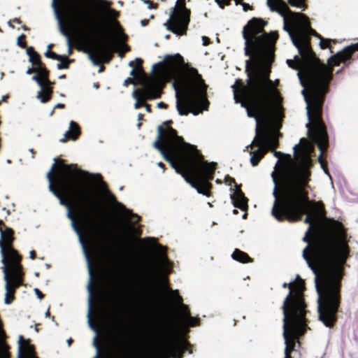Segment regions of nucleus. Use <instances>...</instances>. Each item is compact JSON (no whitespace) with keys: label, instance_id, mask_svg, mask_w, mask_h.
<instances>
[{"label":"nucleus","instance_id":"obj_1","mask_svg":"<svg viewBox=\"0 0 358 358\" xmlns=\"http://www.w3.org/2000/svg\"><path fill=\"white\" fill-rule=\"evenodd\" d=\"M313 150V144L304 138L293 147L296 162L279 187L275 178L279 159L277 161L271 175L275 197L271 214L278 221L287 219L291 222L298 221L306 214L304 222L309 227L303 240L308 245L303 250V257L315 274L318 320L331 328L336 321L340 281L350 248L342 224L325 219L322 204L309 201L306 195Z\"/></svg>","mask_w":358,"mask_h":358},{"label":"nucleus","instance_id":"obj_2","mask_svg":"<svg viewBox=\"0 0 358 358\" xmlns=\"http://www.w3.org/2000/svg\"><path fill=\"white\" fill-rule=\"evenodd\" d=\"M264 26L265 24H247L244 27V50L249 57L246 60L247 84L243 85L241 80L237 79L231 85L235 102L241 103L248 116L256 121V136L250 147L255 145L258 148L249 152L253 166L258 164L268 150L276 147L283 117L281 98L275 83L268 78L278 34H265Z\"/></svg>","mask_w":358,"mask_h":358},{"label":"nucleus","instance_id":"obj_3","mask_svg":"<svg viewBox=\"0 0 358 358\" xmlns=\"http://www.w3.org/2000/svg\"><path fill=\"white\" fill-rule=\"evenodd\" d=\"M306 30L299 36V46L293 42L299 55L294 59H287V64L298 71L297 76L301 85L304 87L301 93L306 103V113L308 122L306 127L310 138L317 144L322 152L327 145V136L324 127L321 121V107L323 96L326 92L327 84L331 78L332 67L338 65L351 58L352 54L358 50V42L344 48L328 59V66L321 63L314 55L310 48V35H314L320 39V46L322 49L329 47L330 39H323L312 30L309 23L303 15Z\"/></svg>","mask_w":358,"mask_h":358},{"label":"nucleus","instance_id":"obj_4","mask_svg":"<svg viewBox=\"0 0 358 358\" xmlns=\"http://www.w3.org/2000/svg\"><path fill=\"white\" fill-rule=\"evenodd\" d=\"M87 4H99L103 7L110 3L105 0H52L51 7L57 21L60 33L66 37L68 54L72 52V43L66 24L78 28L89 38L87 47L85 50L93 65L107 63L112 58L115 49L112 37L121 38L122 29L117 22L118 13L108 8L105 11V20H98L85 9Z\"/></svg>","mask_w":358,"mask_h":358},{"label":"nucleus","instance_id":"obj_5","mask_svg":"<svg viewBox=\"0 0 358 358\" xmlns=\"http://www.w3.org/2000/svg\"><path fill=\"white\" fill-rule=\"evenodd\" d=\"M55 167L56 160L55 159V163L46 175L48 180V189L59 199V203L66 207V216L71 220V227L78 235V241L82 245L90 275L87 286L88 291L87 323L89 326H94L91 318L92 310V270L90 258L86 250L85 241L82 238L81 232L77 227L72 214L71 205L69 201L63 198L61 192L66 194L71 201L77 207L82 220L92 228L98 229L99 227L97 210L99 197L94 187V183L101 185V176L99 174H90L87 171L76 168L73 169L71 165L62 166L57 171L56 183L58 189H57L53 186L52 176Z\"/></svg>","mask_w":358,"mask_h":358},{"label":"nucleus","instance_id":"obj_6","mask_svg":"<svg viewBox=\"0 0 358 358\" xmlns=\"http://www.w3.org/2000/svg\"><path fill=\"white\" fill-rule=\"evenodd\" d=\"M157 130L153 147L198 193L208 196V180L212 178L215 164L204 162L194 148L184 142L172 128L166 127L163 129L159 126Z\"/></svg>","mask_w":358,"mask_h":358},{"label":"nucleus","instance_id":"obj_7","mask_svg":"<svg viewBox=\"0 0 358 358\" xmlns=\"http://www.w3.org/2000/svg\"><path fill=\"white\" fill-rule=\"evenodd\" d=\"M165 59L166 64L152 78H157L160 83L161 81H166L171 78L174 80L173 85L176 90V108L178 113L180 115H187L191 113L197 115L206 110L208 107L206 99L207 87L201 76L195 69L185 72L182 68V58L179 55ZM141 62L140 58H136L134 61L129 63V66L133 68L130 76L134 78L139 77L143 85V80L148 78H143L142 75Z\"/></svg>","mask_w":358,"mask_h":358},{"label":"nucleus","instance_id":"obj_8","mask_svg":"<svg viewBox=\"0 0 358 358\" xmlns=\"http://www.w3.org/2000/svg\"><path fill=\"white\" fill-rule=\"evenodd\" d=\"M282 287L289 288V294L284 299L282 308L285 354L286 358H290V354L294 350V343L307 329L306 303L303 298V282L299 276L294 281L284 282Z\"/></svg>","mask_w":358,"mask_h":358},{"label":"nucleus","instance_id":"obj_9","mask_svg":"<svg viewBox=\"0 0 358 358\" xmlns=\"http://www.w3.org/2000/svg\"><path fill=\"white\" fill-rule=\"evenodd\" d=\"M266 4L271 10L278 13L283 17V29L288 33L292 42L299 47L298 37L307 29L303 15L291 12L282 0H266Z\"/></svg>","mask_w":358,"mask_h":358},{"label":"nucleus","instance_id":"obj_10","mask_svg":"<svg viewBox=\"0 0 358 358\" xmlns=\"http://www.w3.org/2000/svg\"><path fill=\"white\" fill-rule=\"evenodd\" d=\"M185 1L177 0L176 6L171 9V14L164 24L167 30L178 36L185 34L190 22V12L185 8Z\"/></svg>","mask_w":358,"mask_h":358},{"label":"nucleus","instance_id":"obj_11","mask_svg":"<svg viewBox=\"0 0 358 358\" xmlns=\"http://www.w3.org/2000/svg\"><path fill=\"white\" fill-rule=\"evenodd\" d=\"M0 224H2L1 221H0ZM13 231L10 228L6 227L5 229L3 230L0 227V252L1 255V262L3 265H7L8 266H21L20 264L21 257L12 248L13 241Z\"/></svg>","mask_w":358,"mask_h":358},{"label":"nucleus","instance_id":"obj_12","mask_svg":"<svg viewBox=\"0 0 358 358\" xmlns=\"http://www.w3.org/2000/svg\"><path fill=\"white\" fill-rule=\"evenodd\" d=\"M1 270L3 273V279L6 281L3 302L6 305H10L14 300L16 288L22 284L21 266L3 265Z\"/></svg>","mask_w":358,"mask_h":358},{"label":"nucleus","instance_id":"obj_13","mask_svg":"<svg viewBox=\"0 0 358 358\" xmlns=\"http://www.w3.org/2000/svg\"><path fill=\"white\" fill-rule=\"evenodd\" d=\"M162 85L157 78L143 80V87L136 89L132 92V97L136 100L134 108H138L144 106L148 99H157L161 95Z\"/></svg>","mask_w":358,"mask_h":358},{"label":"nucleus","instance_id":"obj_14","mask_svg":"<svg viewBox=\"0 0 358 358\" xmlns=\"http://www.w3.org/2000/svg\"><path fill=\"white\" fill-rule=\"evenodd\" d=\"M169 297L177 306L176 326L178 330L181 332H185L189 327L196 325L197 320L195 317H191L187 307L181 303L182 298L177 291H171Z\"/></svg>","mask_w":358,"mask_h":358},{"label":"nucleus","instance_id":"obj_15","mask_svg":"<svg viewBox=\"0 0 358 358\" xmlns=\"http://www.w3.org/2000/svg\"><path fill=\"white\" fill-rule=\"evenodd\" d=\"M188 343L183 338L176 342H169L164 337L158 339L157 356L159 358H168L173 356L174 358H180L187 349Z\"/></svg>","mask_w":358,"mask_h":358},{"label":"nucleus","instance_id":"obj_16","mask_svg":"<svg viewBox=\"0 0 358 358\" xmlns=\"http://www.w3.org/2000/svg\"><path fill=\"white\" fill-rule=\"evenodd\" d=\"M147 244L154 245L157 252L156 269L152 270L149 273V279L153 280L157 275L159 273L162 275H166L170 271L169 262L166 256L165 248L158 244H155V241L153 238H146L143 240Z\"/></svg>","mask_w":358,"mask_h":358},{"label":"nucleus","instance_id":"obj_17","mask_svg":"<svg viewBox=\"0 0 358 358\" xmlns=\"http://www.w3.org/2000/svg\"><path fill=\"white\" fill-rule=\"evenodd\" d=\"M48 71L45 69V76L43 78L40 74L33 76L31 79L35 81L41 87L40 91L37 92L36 98L40 100L41 103L47 102L52 92V88L50 87L51 83L48 79Z\"/></svg>","mask_w":358,"mask_h":358},{"label":"nucleus","instance_id":"obj_18","mask_svg":"<svg viewBox=\"0 0 358 358\" xmlns=\"http://www.w3.org/2000/svg\"><path fill=\"white\" fill-rule=\"evenodd\" d=\"M106 192L107 191L106 190ZM106 196L108 200L114 204L115 208L122 212V216L124 218L126 224L127 226H129L133 222V217H135L134 222H136L139 220V217L138 215L132 213L130 210L125 208L124 206L122 203L116 201L113 194L109 192H106Z\"/></svg>","mask_w":358,"mask_h":358},{"label":"nucleus","instance_id":"obj_19","mask_svg":"<svg viewBox=\"0 0 358 358\" xmlns=\"http://www.w3.org/2000/svg\"><path fill=\"white\" fill-rule=\"evenodd\" d=\"M18 355L17 358H37L34 352V348L25 340L22 336L18 337Z\"/></svg>","mask_w":358,"mask_h":358},{"label":"nucleus","instance_id":"obj_20","mask_svg":"<svg viewBox=\"0 0 358 358\" xmlns=\"http://www.w3.org/2000/svg\"><path fill=\"white\" fill-rule=\"evenodd\" d=\"M231 191L230 198L234 207L238 208L243 211H246L248 209V199L245 197L241 189L235 185Z\"/></svg>","mask_w":358,"mask_h":358},{"label":"nucleus","instance_id":"obj_21","mask_svg":"<svg viewBox=\"0 0 358 358\" xmlns=\"http://www.w3.org/2000/svg\"><path fill=\"white\" fill-rule=\"evenodd\" d=\"M52 46V43H50L47 46V50L45 52V56L48 58L57 60L60 62L57 64V69H66L69 67L70 60L66 55H57L53 52H50V49Z\"/></svg>","mask_w":358,"mask_h":358},{"label":"nucleus","instance_id":"obj_22","mask_svg":"<svg viewBox=\"0 0 358 358\" xmlns=\"http://www.w3.org/2000/svg\"><path fill=\"white\" fill-rule=\"evenodd\" d=\"M80 127L78 124L74 121H71L69 122V128L64 133V137L59 140L61 143L66 142L67 138H70L72 141H76L78 136L80 135Z\"/></svg>","mask_w":358,"mask_h":358},{"label":"nucleus","instance_id":"obj_23","mask_svg":"<svg viewBox=\"0 0 358 358\" xmlns=\"http://www.w3.org/2000/svg\"><path fill=\"white\" fill-rule=\"evenodd\" d=\"M233 259L241 263H247L250 262V258L245 252L236 249L231 254Z\"/></svg>","mask_w":358,"mask_h":358},{"label":"nucleus","instance_id":"obj_24","mask_svg":"<svg viewBox=\"0 0 358 358\" xmlns=\"http://www.w3.org/2000/svg\"><path fill=\"white\" fill-rule=\"evenodd\" d=\"M32 73H35L36 74H40L44 78L45 76V69L43 66H34L31 69H28L26 71L27 74H31Z\"/></svg>","mask_w":358,"mask_h":358},{"label":"nucleus","instance_id":"obj_25","mask_svg":"<svg viewBox=\"0 0 358 358\" xmlns=\"http://www.w3.org/2000/svg\"><path fill=\"white\" fill-rule=\"evenodd\" d=\"M29 61L35 66H42L40 56L37 52L32 53L29 57Z\"/></svg>","mask_w":358,"mask_h":358},{"label":"nucleus","instance_id":"obj_26","mask_svg":"<svg viewBox=\"0 0 358 358\" xmlns=\"http://www.w3.org/2000/svg\"><path fill=\"white\" fill-rule=\"evenodd\" d=\"M289 3L294 7L302 8L304 6V0H288Z\"/></svg>","mask_w":358,"mask_h":358},{"label":"nucleus","instance_id":"obj_27","mask_svg":"<svg viewBox=\"0 0 358 358\" xmlns=\"http://www.w3.org/2000/svg\"><path fill=\"white\" fill-rule=\"evenodd\" d=\"M24 38V34H21V35H20L17 37V45H19L21 48H24L25 47V42L22 41V39Z\"/></svg>","mask_w":358,"mask_h":358},{"label":"nucleus","instance_id":"obj_28","mask_svg":"<svg viewBox=\"0 0 358 358\" xmlns=\"http://www.w3.org/2000/svg\"><path fill=\"white\" fill-rule=\"evenodd\" d=\"M215 1L217 3L220 8H223L224 5L229 3V0H215Z\"/></svg>","mask_w":358,"mask_h":358},{"label":"nucleus","instance_id":"obj_29","mask_svg":"<svg viewBox=\"0 0 358 358\" xmlns=\"http://www.w3.org/2000/svg\"><path fill=\"white\" fill-rule=\"evenodd\" d=\"M319 161L320 162V164H321V166L322 168L323 169L324 173L328 176V177L329 178V179L331 180V177L329 174V173L328 172V171L327 170V169L324 167V165L323 164L322 160H321V155L319 156Z\"/></svg>","mask_w":358,"mask_h":358},{"label":"nucleus","instance_id":"obj_30","mask_svg":"<svg viewBox=\"0 0 358 358\" xmlns=\"http://www.w3.org/2000/svg\"><path fill=\"white\" fill-rule=\"evenodd\" d=\"M93 344H94V345L96 348V356L94 358H97V357L99 355V346H98V345L96 343V336H95L94 338Z\"/></svg>","mask_w":358,"mask_h":358},{"label":"nucleus","instance_id":"obj_31","mask_svg":"<svg viewBox=\"0 0 358 358\" xmlns=\"http://www.w3.org/2000/svg\"><path fill=\"white\" fill-rule=\"evenodd\" d=\"M34 292L39 299H42L43 298V294L40 292L38 289L35 288Z\"/></svg>","mask_w":358,"mask_h":358},{"label":"nucleus","instance_id":"obj_32","mask_svg":"<svg viewBox=\"0 0 358 358\" xmlns=\"http://www.w3.org/2000/svg\"><path fill=\"white\" fill-rule=\"evenodd\" d=\"M241 5H242V7H243V11L246 12L248 11V10H250L251 9V7L248 4V3H241Z\"/></svg>","mask_w":358,"mask_h":358},{"label":"nucleus","instance_id":"obj_33","mask_svg":"<svg viewBox=\"0 0 358 358\" xmlns=\"http://www.w3.org/2000/svg\"><path fill=\"white\" fill-rule=\"evenodd\" d=\"M27 54L28 55L29 57H30V55H32V53H34L36 52L34 50V48L32 47H29L27 48Z\"/></svg>","mask_w":358,"mask_h":358},{"label":"nucleus","instance_id":"obj_34","mask_svg":"<svg viewBox=\"0 0 358 358\" xmlns=\"http://www.w3.org/2000/svg\"><path fill=\"white\" fill-rule=\"evenodd\" d=\"M202 43L203 45H207L209 43V38L206 36H202Z\"/></svg>","mask_w":358,"mask_h":358},{"label":"nucleus","instance_id":"obj_35","mask_svg":"<svg viewBox=\"0 0 358 358\" xmlns=\"http://www.w3.org/2000/svg\"><path fill=\"white\" fill-rule=\"evenodd\" d=\"M129 83L134 84L132 78H127L124 82V85L127 86Z\"/></svg>","mask_w":358,"mask_h":358},{"label":"nucleus","instance_id":"obj_36","mask_svg":"<svg viewBox=\"0 0 358 358\" xmlns=\"http://www.w3.org/2000/svg\"><path fill=\"white\" fill-rule=\"evenodd\" d=\"M157 106L159 108H166L167 106L164 102H159V103H157Z\"/></svg>","mask_w":358,"mask_h":358},{"label":"nucleus","instance_id":"obj_37","mask_svg":"<svg viewBox=\"0 0 358 358\" xmlns=\"http://www.w3.org/2000/svg\"><path fill=\"white\" fill-rule=\"evenodd\" d=\"M35 252L34 250H31L29 252V258L31 259H34L35 258Z\"/></svg>","mask_w":358,"mask_h":358},{"label":"nucleus","instance_id":"obj_38","mask_svg":"<svg viewBox=\"0 0 358 358\" xmlns=\"http://www.w3.org/2000/svg\"><path fill=\"white\" fill-rule=\"evenodd\" d=\"M282 155V154L280 152H274V156L278 159H280Z\"/></svg>","mask_w":358,"mask_h":358},{"label":"nucleus","instance_id":"obj_39","mask_svg":"<svg viewBox=\"0 0 358 358\" xmlns=\"http://www.w3.org/2000/svg\"><path fill=\"white\" fill-rule=\"evenodd\" d=\"M64 107V105L63 103H57L55 106V108H63Z\"/></svg>","mask_w":358,"mask_h":358},{"label":"nucleus","instance_id":"obj_40","mask_svg":"<svg viewBox=\"0 0 358 358\" xmlns=\"http://www.w3.org/2000/svg\"><path fill=\"white\" fill-rule=\"evenodd\" d=\"M144 106H145V108H146V110H147L148 112H150V106H149V105H148V104H146V103H144Z\"/></svg>","mask_w":358,"mask_h":358},{"label":"nucleus","instance_id":"obj_41","mask_svg":"<svg viewBox=\"0 0 358 358\" xmlns=\"http://www.w3.org/2000/svg\"><path fill=\"white\" fill-rule=\"evenodd\" d=\"M157 165H158V166H159V167L162 168V170L164 171V164H163L162 162H159V163L157 164Z\"/></svg>","mask_w":358,"mask_h":358},{"label":"nucleus","instance_id":"obj_42","mask_svg":"<svg viewBox=\"0 0 358 358\" xmlns=\"http://www.w3.org/2000/svg\"><path fill=\"white\" fill-rule=\"evenodd\" d=\"M45 317H50V312H49V310H48L45 313Z\"/></svg>","mask_w":358,"mask_h":358},{"label":"nucleus","instance_id":"obj_43","mask_svg":"<svg viewBox=\"0 0 358 358\" xmlns=\"http://www.w3.org/2000/svg\"><path fill=\"white\" fill-rule=\"evenodd\" d=\"M66 342H67L68 345L69 346L71 344V343H72V339L71 338H69L66 341Z\"/></svg>","mask_w":358,"mask_h":358},{"label":"nucleus","instance_id":"obj_44","mask_svg":"<svg viewBox=\"0 0 358 358\" xmlns=\"http://www.w3.org/2000/svg\"><path fill=\"white\" fill-rule=\"evenodd\" d=\"M147 4H148V8H151V2L150 1H145Z\"/></svg>","mask_w":358,"mask_h":358},{"label":"nucleus","instance_id":"obj_45","mask_svg":"<svg viewBox=\"0 0 358 358\" xmlns=\"http://www.w3.org/2000/svg\"><path fill=\"white\" fill-rule=\"evenodd\" d=\"M160 64H155L153 65L152 66V70L153 71H155V69L157 67V66H159Z\"/></svg>","mask_w":358,"mask_h":358},{"label":"nucleus","instance_id":"obj_46","mask_svg":"<svg viewBox=\"0 0 358 358\" xmlns=\"http://www.w3.org/2000/svg\"><path fill=\"white\" fill-rule=\"evenodd\" d=\"M30 153H31V158H34V150L33 149L29 150Z\"/></svg>","mask_w":358,"mask_h":358},{"label":"nucleus","instance_id":"obj_47","mask_svg":"<svg viewBox=\"0 0 358 358\" xmlns=\"http://www.w3.org/2000/svg\"><path fill=\"white\" fill-rule=\"evenodd\" d=\"M103 66H101V67L99 68V69L98 72H99V73H101V72H102V71H103Z\"/></svg>","mask_w":358,"mask_h":358},{"label":"nucleus","instance_id":"obj_48","mask_svg":"<svg viewBox=\"0 0 358 358\" xmlns=\"http://www.w3.org/2000/svg\"><path fill=\"white\" fill-rule=\"evenodd\" d=\"M5 213H6V215H8L10 214V211H9L8 210H7V209H6V210H5Z\"/></svg>","mask_w":358,"mask_h":358},{"label":"nucleus","instance_id":"obj_49","mask_svg":"<svg viewBox=\"0 0 358 358\" xmlns=\"http://www.w3.org/2000/svg\"><path fill=\"white\" fill-rule=\"evenodd\" d=\"M65 78V76H64V75H61V76H59V79H63V78Z\"/></svg>","mask_w":358,"mask_h":358},{"label":"nucleus","instance_id":"obj_50","mask_svg":"<svg viewBox=\"0 0 358 358\" xmlns=\"http://www.w3.org/2000/svg\"><path fill=\"white\" fill-rule=\"evenodd\" d=\"M246 216H247V213H245L242 215V217H243V219H245V218H246Z\"/></svg>","mask_w":358,"mask_h":358},{"label":"nucleus","instance_id":"obj_51","mask_svg":"<svg viewBox=\"0 0 358 358\" xmlns=\"http://www.w3.org/2000/svg\"><path fill=\"white\" fill-rule=\"evenodd\" d=\"M138 120H141L142 117V115L139 113L138 115Z\"/></svg>","mask_w":358,"mask_h":358},{"label":"nucleus","instance_id":"obj_52","mask_svg":"<svg viewBox=\"0 0 358 358\" xmlns=\"http://www.w3.org/2000/svg\"><path fill=\"white\" fill-rule=\"evenodd\" d=\"M169 38V34H167V35H166V36H165V38H166V39H168Z\"/></svg>","mask_w":358,"mask_h":358},{"label":"nucleus","instance_id":"obj_53","mask_svg":"<svg viewBox=\"0 0 358 358\" xmlns=\"http://www.w3.org/2000/svg\"><path fill=\"white\" fill-rule=\"evenodd\" d=\"M119 55H120V57H123V53L120 52V53H119Z\"/></svg>","mask_w":358,"mask_h":358},{"label":"nucleus","instance_id":"obj_54","mask_svg":"<svg viewBox=\"0 0 358 358\" xmlns=\"http://www.w3.org/2000/svg\"><path fill=\"white\" fill-rule=\"evenodd\" d=\"M216 41H217V43H219V42H220V40H219V38H218V37H217V38H216Z\"/></svg>","mask_w":358,"mask_h":358},{"label":"nucleus","instance_id":"obj_55","mask_svg":"<svg viewBox=\"0 0 358 358\" xmlns=\"http://www.w3.org/2000/svg\"><path fill=\"white\" fill-rule=\"evenodd\" d=\"M94 86L95 88H96V89L98 88V85L97 84H94Z\"/></svg>","mask_w":358,"mask_h":358},{"label":"nucleus","instance_id":"obj_56","mask_svg":"<svg viewBox=\"0 0 358 358\" xmlns=\"http://www.w3.org/2000/svg\"><path fill=\"white\" fill-rule=\"evenodd\" d=\"M141 24H142L143 25H144V24H145V21H141Z\"/></svg>","mask_w":358,"mask_h":358},{"label":"nucleus","instance_id":"obj_57","mask_svg":"<svg viewBox=\"0 0 358 358\" xmlns=\"http://www.w3.org/2000/svg\"><path fill=\"white\" fill-rule=\"evenodd\" d=\"M233 212H234V213L235 214V213H237V210H234V211H233Z\"/></svg>","mask_w":358,"mask_h":358},{"label":"nucleus","instance_id":"obj_58","mask_svg":"<svg viewBox=\"0 0 358 358\" xmlns=\"http://www.w3.org/2000/svg\"><path fill=\"white\" fill-rule=\"evenodd\" d=\"M35 275L38 276V272L35 273Z\"/></svg>","mask_w":358,"mask_h":358},{"label":"nucleus","instance_id":"obj_59","mask_svg":"<svg viewBox=\"0 0 358 358\" xmlns=\"http://www.w3.org/2000/svg\"><path fill=\"white\" fill-rule=\"evenodd\" d=\"M124 47L125 48V50H127L128 48L124 45Z\"/></svg>","mask_w":358,"mask_h":358},{"label":"nucleus","instance_id":"obj_60","mask_svg":"<svg viewBox=\"0 0 358 358\" xmlns=\"http://www.w3.org/2000/svg\"><path fill=\"white\" fill-rule=\"evenodd\" d=\"M6 210V208H3V209H2L3 211H5Z\"/></svg>","mask_w":358,"mask_h":358},{"label":"nucleus","instance_id":"obj_61","mask_svg":"<svg viewBox=\"0 0 358 358\" xmlns=\"http://www.w3.org/2000/svg\"><path fill=\"white\" fill-rule=\"evenodd\" d=\"M285 358H286V357H285Z\"/></svg>","mask_w":358,"mask_h":358}]
</instances>
